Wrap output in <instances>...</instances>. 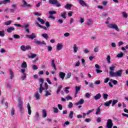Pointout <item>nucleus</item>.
I'll list each match as a JSON object with an SVG mask.
<instances>
[{
    "mask_svg": "<svg viewBox=\"0 0 128 128\" xmlns=\"http://www.w3.org/2000/svg\"><path fill=\"white\" fill-rule=\"evenodd\" d=\"M70 87L65 88L64 92H66V94H68V92H70V90H70Z\"/></svg>",
    "mask_w": 128,
    "mask_h": 128,
    "instance_id": "nucleus-45",
    "label": "nucleus"
},
{
    "mask_svg": "<svg viewBox=\"0 0 128 128\" xmlns=\"http://www.w3.org/2000/svg\"><path fill=\"white\" fill-rule=\"evenodd\" d=\"M34 96L36 98V100H38L40 98V95L38 92H36L34 94Z\"/></svg>",
    "mask_w": 128,
    "mask_h": 128,
    "instance_id": "nucleus-10",
    "label": "nucleus"
},
{
    "mask_svg": "<svg viewBox=\"0 0 128 128\" xmlns=\"http://www.w3.org/2000/svg\"><path fill=\"white\" fill-rule=\"evenodd\" d=\"M42 36H43L44 38H46V40H48V34H42Z\"/></svg>",
    "mask_w": 128,
    "mask_h": 128,
    "instance_id": "nucleus-44",
    "label": "nucleus"
},
{
    "mask_svg": "<svg viewBox=\"0 0 128 128\" xmlns=\"http://www.w3.org/2000/svg\"><path fill=\"white\" fill-rule=\"evenodd\" d=\"M96 114L98 115V114H100V107H98L97 109H96Z\"/></svg>",
    "mask_w": 128,
    "mask_h": 128,
    "instance_id": "nucleus-26",
    "label": "nucleus"
},
{
    "mask_svg": "<svg viewBox=\"0 0 128 128\" xmlns=\"http://www.w3.org/2000/svg\"><path fill=\"white\" fill-rule=\"evenodd\" d=\"M78 2L82 6H88V4H86V3L84 1V0H78Z\"/></svg>",
    "mask_w": 128,
    "mask_h": 128,
    "instance_id": "nucleus-9",
    "label": "nucleus"
},
{
    "mask_svg": "<svg viewBox=\"0 0 128 128\" xmlns=\"http://www.w3.org/2000/svg\"><path fill=\"white\" fill-rule=\"evenodd\" d=\"M20 50H23V52H26V46L24 45H22L20 46Z\"/></svg>",
    "mask_w": 128,
    "mask_h": 128,
    "instance_id": "nucleus-43",
    "label": "nucleus"
},
{
    "mask_svg": "<svg viewBox=\"0 0 128 128\" xmlns=\"http://www.w3.org/2000/svg\"><path fill=\"white\" fill-rule=\"evenodd\" d=\"M22 68H28V64H26V62H24L22 63Z\"/></svg>",
    "mask_w": 128,
    "mask_h": 128,
    "instance_id": "nucleus-24",
    "label": "nucleus"
},
{
    "mask_svg": "<svg viewBox=\"0 0 128 128\" xmlns=\"http://www.w3.org/2000/svg\"><path fill=\"white\" fill-rule=\"evenodd\" d=\"M66 99L68 100H72V98L70 95H68L66 96Z\"/></svg>",
    "mask_w": 128,
    "mask_h": 128,
    "instance_id": "nucleus-55",
    "label": "nucleus"
},
{
    "mask_svg": "<svg viewBox=\"0 0 128 128\" xmlns=\"http://www.w3.org/2000/svg\"><path fill=\"white\" fill-rule=\"evenodd\" d=\"M22 4L21 5V6L22 8H32V5H30V4H28L26 0H22Z\"/></svg>",
    "mask_w": 128,
    "mask_h": 128,
    "instance_id": "nucleus-5",
    "label": "nucleus"
},
{
    "mask_svg": "<svg viewBox=\"0 0 128 128\" xmlns=\"http://www.w3.org/2000/svg\"><path fill=\"white\" fill-rule=\"evenodd\" d=\"M111 46H112V48H116V44L114 42H112L111 44Z\"/></svg>",
    "mask_w": 128,
    "mask_h": 128,
    "instance_id": "nucleus-60",
    "label": "nucleus"
},
{
    "mask_svg": "<svg viewBox=\"0 0 128 128\" xmlns=\"http://www.w3.org/2000/svg\"><path fill=\"white\" fill-rule=\"evenodd\" d=\"M102 96L104 100H108V94H103Z\"/></svg>",
    "mask_w": 128,
    "mask_h": 128,
    "instance_id": "nucleus-31",
    "label": "nucleus"
},
{
    "mask_svg": "<svg viewBox=\"0 0 128 128\" xmlns=\"http://www.w3.org/2000/svg\"><path fill=\"white\" fill-rule=\"evenodd\" d=\"M52 96V93L48 90H45V96Z\"/></svg>",
    "mask_w": 128,
    "mask_h": 128,
    "instance_id": "nucleus-23",
    "label": "nucleus"
},
{
    "mask_svg": "<svg viewBox=\"0 0 128 128\" xmlns=\"http://www.w3.org/2000/svg\"><path fill=\"white\" fill-rule=\"evenodd\" d=\"M4 4H10V0H4Z\"/></svg>",
    "mask_w": 128,
    "mask_h": 128,
    "instance_id": "nucleus-53",
    "label": "nucleus"
},
{
    "mask_svg": "<svg viewBox=\"0 0 128 128\" xmlns=\"http://www.w3.org/2000/svg\"><path fill=\"white\" fill-rule=\"evenodd\" d=\"M84 22V19L82 17H80V24H82Z\"/></svg>",
    "mask_w": 128,
    "mask_h": 128,
    "instance_id": "nucleus-61",
    "label": "nucleus"
},
{
    "mask_svg": "<svg viewBox=\"0 0 128 128\" xmlns=\"http://www.w3.org/2000/svg\"><path fill=\"white\" fill-rule=\"evenodd\" d=\"M73 50H74V52H78V48L76 46V44H74L73 46Z\"/></svg>",
    "mask_w": 128,
    "mask_h": 128,
    "instance_id": "nucleus-22",
    "label": "nucleus"
},
{
    "mask_svg": "<svg viewBox=\"0 0 128 128\" xmlns=\"http://www.w3.org/2000/svg\"><path fill=\"white\" fill-rule=\"evenodd\" d=\"M122 16H124V18H128V14H126V12H122Z\"/></svg>",
    "mask_w": 128,
    "mask_h": 128,
    "instance_id": "nucleus-52",
    "label": "nucleus"
},
{
    "mask_svg": "<svg viewBox=\"0 0 128 128\" xmlns=\"http://www.w3.org/2000/svg\"><path fill=\"white\" fill-rule=\"evenodd\" d=\"M62 48V44H58L57 45V50H60Z\"/></svg>",
    "mask_w": 128,
    "mask_h": 128,
    "instance_id": "nucleus-25",
    "label": "nucleus"
},
{
    "mask_svg": "<svg viewBox=\"0 0 128 128\" xmlns=\"http://www.w3.org/2000/svg\"><path fill=\"white\" fill-rule=\"evenodd\" d=\"M71 76H72V73L70 72L68 73L66 78V80H68V78H70Z\"/></svg>",
    "mask_w": 128,
    "mask_h": 128,
    "instance_id": "nucleus-41",
    "label": "nucleus"
},
{
    "mask_svg": "<svg viewBox=\"0 0 128 128\" xmlns=\"http://www.w3.org/2000/svg\"><path fill=\"white\" fill-rule=\"evenodd\" d=\"M100 84V80H96L94 82V84Z\"/></svg>",
    "mask_w": 128,
    "mask_h": 128,
    "instance_id": "nucleus-64",
    "label": "nucleus"
},
{
    "mask_svg": "<svg viewBox=\"0 0 128 128\" xmlns=\"http://www.w3.org/2000/svg\"><path fill=\"white\" fill-rule=\"evenodd\" d=\"M106 60H107V62H108L109 64H110V55H108V56H107Z\"/></svg>",
    "mask_w": 128,
    "mask_h": 128,
    "instance_id": "nucleus-46",
    "label": "nucleus"
},
{
    "mask_svg": "<svg viewBox=\"0 0 128 128\" xmlns=\"http://www.w3.org/2000/svg\"><path fill=\"white\" fill-rule=\"evenodd\" d=\"M34 42H35V44H40V46H42V44H46V42H44V41H42V42L38 41L36 40H34Z\"/></svg>",
    "mask_w": 128,
    "mask_h": 128,
    "instance_id": "nucleus-11",
    "label": "nucleus"
},
{
    "mask_svg": "<svg viewBox=\"0 0 128 128\" xmlns=\"http://www.w3.org/2000/svg\"><path fill=\"white\" fill-rule=\"evenodd\" d=\"M32 68L34 70H38V66L36 65H32Z\"/></svg>",
    "mask_w": 128,
    "mask_h": 128,
    "instance_id": "nucleus-59",
    "label": "nucleus"
},
{
    "mask_svg": "<svg viewBox=\"0 0 128 128\" xmlns=\"http://www.w3.org/2000/svg\"><path fill=\"white\" fill-rule=\"evenodd\" d=\"M12 24V20H8L4 22L5 26H10Z\"/></svg>",
    "mask_w": 128,
    "mask_h": 128,
    "instance_id": "nucleus-33",
    "label": "nucleus"
},
{
    "mask_svg": "<svg viewBox=\"0 0 128 128\" xmlns=\"http://www.w3.org/2000/svg\"><path fill=\"white\" fill-rule=\"evenodd\" d=\"M66 12H63L62 13H61V16L63 18H66Z\"/></svg>",
    "mask_w": 128,
    "mask_h": 128,
    "instance_id": "nucleus-30",
    "label": "nucleus"
},
{
    "mask_svg": "<svg viewBox=\"0 0 128 128\" xmlns=\"http://www.w3.org/2000/svg\"><path fill=\"white\" fill-rule=\"evenodd\" d=\"M107 26L109 28H113L114 30H116V32H120V29L118 28V25L114 23H111L108 24Z\"/></svg>",
    "mask_w": 128,
    "mask_h": 128,
    "instance_id": "nucleus-2",
    "label": "nucleus"
},
{
    "mask_svg": "<svg viewBox=\"0 0 128 128\" xmlns=\"http://www.w3.org/2000/svg\"><path fill=\"white\" fill-rule=\"evenodd\" d=\"M69 118H74V112L70 111V114H69Z\"/></svg>",
    "mask_w": 128,
    "mask_h": 128,
    "instance_id": "nucleus-34",
    "label": "nucleus"
},
{
    "mask_svg": "<svg viewBox=\"0 0 128 128\" xmlns=\"http://www.w3.org/2000/svg\"><path fill=\"white\" fill-rule=\"evenodd\" d=\"M124 56V53L120 52V54H117V58H122Z\"/></svg>",
    "mask_w": 128,
    "mask_h": 128,
    "instance_id": "nucleus-36",
    "label": "nucleus"
},
{
    "mask_svg": "<svg viewBox=\"0 0 128 128\" xmlns=\"http://www.w3.org/2000/svg\"><path fill=\"white\" fill-rule=\"evenodd\" d=\"M72 4H67L65 6L64 8H66V10H70V8H72Z\"/></svg>",
    "mask_w": 128,
    "mask_h": 128,
    "instance_id": "nucleus-18",
    "label": "nucleus"
},
{
    "mask_svg": "<svg viewBox=\"0 0 128 128\" xmlns=\"http://www.w3.org/2000/svg\"><path fill=\"white\" fill-rule=\"evenodd\" d=\"M75 90H76L75 94H76H76H78V92L80 90V86H76L75 87Z\"/></svg>",
    "mask_w": 128,
    "mask_h": 128,
    "instance_id": "nucleus-17",
    "label": "nucleus"
},
{
    "mask_svg": "<svg viewBox=\"0 0 128 128\" xmlns=\"http://www.w3.org/2000/svg\"><path fill=\"white\" fill-rule=\"evenodd\" d=\"M112 102V100H110L108 102H106L104 103V106H109L110 104Z\"/></svg>",
    "mask_w": 128,
    "mask_h": 128,
    "instance_id": "nucleus-19",
    "label": "nucleus"
},
{
    "mask_svg": "<svg viewBox=\"0 0 128 128\" xmlns=\"http://www.w3.org/2000/svg\"><path fill=\"white\" fill-rule=\"evenodd\" d=\"M49 4H50L55 5L57 8H60L61 6L58 0H49Z\"/></svg>",
    "mask_w": 128,
    "mask_h": 128,
    "instance_id": "nucleus-4",
    "label": "nucleus"
},
{
    "mask_svg": "<svg viewBox=\"0 0 128 128\" xmlns=\"http://www.w3.org/2000/svg\"><path fill=\"white\" fill-rule=\"evenodd\" d=\"M84 104V100L82 98H81L78 102L76 103V106H80Z\"/></svg>",
    "mask_w": 128,
    "mask_h": 128,
    "instance_id": "nucleus-12",
    "label": "nucleus"
},
{
    "mask_svg": "<svg viewBox=\"0 0 128 128\" xmlns=\"http://www.w3.org/2000/svg\"><path fill=\"white\" fill-rule=\"evenodd\" d=\"M39 82H42V84H40V87L39 88V92L40 94H42V91L44 90V88L42 87V84H44V79H42V78H40Z\"/></svg>",
    "mask_w": 128,
    "mask_h": 128,
    "instance_id": "nucleus-3",
    "label": "nucleus"
},
{
    "mask_svg": "<svg viewBox=\"0 0 128 128\" xmlns=\"http://www.w3.org/2000/svg\"><path fill=\"white\" fill-rule=\"evenodd\" d=\"M92 24V22L90 20V19H88V22L86 23V24H88V26H90Z\"/></svg>",
    "mask_w": 128,
    "mask_h": 128,
    "instance_id": "nucleus-49",
    "label": "nucleus"
},
{
    "mask_svg": "<svg viewBox=\"0 0 128 128\" xmlns=\"http://www.w3.org/2000/svg\"><path fill=\"white\" fill-rule=\"evenodd\" d=\"M53 108L54 112L56 114H57V112H58V108L54 107Z\"/></svg>",
    "mask_w": 128,
    "mask_h": 128,
    "instance_id": "nucleus-54",
    "label": "nucleus"
},
{
    "mask_svg": "<svg viewBox=\"0 0 128 128\" xmlns=\"http://www.w3.org/2000/svg\"><path fill=\"white\" fill-rule=\"evenodd\" d=\"M110 82H112L114 84L116 85V84H118V80H114L112 79H110Z\"/></svg>",
    "mask_w": 128,
    "mask_h": 128,
    "instance_id": "nucleus-37",
    "label": "nucleus"
},
{
    "mask_svg": "<svg viewBox=\"0 0 128 128\" xmlns=\"http://www.w3.org/2000/svg\"><path fill=\"white\" fill-rule=\"evenodd\" d=\"M116 68V66L112 65L110 67V71L109 72L110 76L112 78H118V76H122V70H120L116 72H114Z\"/></svg>",
    "mask_w": 128,
    "mask_h": 128,
    "instance_id": "nucleus-1",
    "label": "nucleus"
},
{
    "mask_svg": "<svg viewBox=\"0 0 128 128\" xmlns=\"http://www.w3.org/2000/svg\"><path fill=\"white\" fill-rule=\"evenodd\" d=\"M0 36H4V30L0 31Z\"/></svg>",
    "mask_w": 128,
    "mask_h": 128,
    "instance_id": "nucleus-47",
    "label": "nucleus"
},
{
    "mask_svg": "<svg viewBox=\"0 0 128 128\" xmlns=\"http://www.w3.org/2000/svg\"><path fill=\"white\" fill-rule=\"evenodd\" d=\"M42 112H43V114H42V116H43V117L44 118H46V110H42Z\"/></svg>",
    "mask_w": 128,
    "mask_h": 128,
    "instance_id": "nucleus-42",
    "label": "nucleus"
},
{
    "mask_svg": "<svg viewBox=\"0 0 128 128\" xmlns=\"http://www.w3.org/2000/svg\"><path fill=\"white\" fill-rule=\"evenodd\" d=\"M26 38L34 40V38H36V34L32 32L30 35H26Z\"/></svg>",
    "mask_w": 128,
    "mask_h": 128,
    "instance_id": "nucleus-8",
    "label": "nucleus"
},
{
    "mask_svg": "<svg viewBox=\"0 0 128 128\" xmlns=\"http://www.w3.org/2000/svg\"><path fill=\"white\" fill-rule=\"evenodd\" d=\"M13 37L16 40H18V38H20V35L16 34H14Z\"/></svg>",
    "mask_w": 128,
    "mask_h": 128,
    "instance_id": "nucleus-35",
    "label": "nucleus"
},
{
    "mask_svg": "<svg viewBox=\"0 0 128 128\" xmlns=\"http://www.w3.org/2000/svg\"><path fill=\"white\" fill-rule=\"evenodd\" d=\"M62 85H60L58 86V89L56 91L57 94H58L60 93V90H62Z\"/></svg>",
    "mask_w": 128,
    "mask_h": 128,
    "instance_id": "nucleus-28",
    "label": "nucleus"
},
{
    "mask_svg": "<svg viewBox=\"0 0 128 128\" xmlns=\"http://www.w3.org/2000/svg\"><path fill=\"white\" fill-rule=\"evenodd\" d=\"M59 76L62 80H64V76H66V74L61 72H60Z\"/></svg>",
    "mask_w": 128,
    "mask_h": 128,
    "instance_id": "nucleus-14",
    "label": "nucleus"
},
{
    "mask_svg": "<svg viewBox=\"0 0 128 128\" xmlns=\"http://www.w3.org/2000/svg\"><path fill=\"white\" fill-rule=\"evenodd\" d=\"M14 112H16V110H14V108H12L11 110V116H14Z\"/></svg>",
    "mask_w": 128,
    "mask_h": 128,
    "instance_id": "nucleus-38",
    "label": "nucleus"
},
{
    "mask_svg": "<svg viewBox=\"0 0 128 128\" xmlns=\"http://www.w3.org/2000/svg\"><path fill=\"white\" fill-rule=\"evenodd\" d=\"M37 20H38V22H40L42 24H44L46 22H44V20L40 18H37Z\"/></svg>",
    "mask_w": 128,
    "mask_h": 128,
    "instance_id": "nucleus-20",
    "label": "nucleus"
},
{
    "mask_svg": "<svg viewBox=\"0 0 128 128\" xmlns=\"http://www.w3.org/2000/svg\"><path fill=\"white\" fill-rule=\"evenodd\" d=\"M51 66H52L54 67V66H56V64L54 63V60H52L51 61Z\"/></svg>",
    "mask_w": 128,
    "mask_h": 128,
    "instance_id": "nucleus-48",
    "label": "nucleus"
},
{
    "mask_svg": "<svg viewBox=\"0 0 128 128\" xmlns=\"http://www.w3.org/2000/svg\"><path fill=\"white\" fill-rule=\"evenodd\" d=\"M10 79L14 80V71L12 70H10Z\"/></svg>",
    "mask_w": 128,
    "mask_h": 128,
    "instance_id": "nucleus-16",
    "label": "nucleus"
},
{
    "mask_svg": "<svg viewBox=\"0 0 128 128\" xmlns=\"http://www.w3.org/2000/svg\"><path fill=\"white\" fill-rule=\"evenodd\" d=\"M27 108L28 110V114L30 116V114H32V109L30 108V103L28 104Z\"/></svg>",
    "mask_w": 128,
    "mask_h": 128,
    "instance_id": "nucleus-15",
    "label": "nucleus"
},
{
    "mask_svg": "<svg viewBox=\"0 0 128 128\" xmlns=\"http://www.w3.org/2000/svg\"><path fill=\"white\" fill-rule=\"evenodd\" d=\"M68 124H70V122L66 121V122H65V123L62 125V126H63L64 128V126H68Z\"/></svg>",
    "mask_w": 128,
    "mask_h": 128,
    "instance_id": "nucleus-51",
    "label": "nucleus"
},
{
    "mask_svg": "<svg viewBox=\"0 0 128 128\" xmlns=\"http://www.w3.org/2000/svg\"><path fill=\"white\" fill-rule=\"evenodd\" d=\"M26 74H24L22 76V80H26Z\"/></svg>",
    "mask_w": 128,
    "mask_h": 128,
    "instance_id": "nucleus-63",
    "label": "nucleus"
},
{
    "mask_svg": "<svg viewBox=\"0 0 128 128\" xmlns=\"http://www.w3.org/2000/svg\"><path fill=\"white\" fill-rule=\"evenodd\" d=\"M30 24H24V26H22V28H24V30H26V28H28Z\"/></svg>",
    "mask_w": 128,
    "mask_h": 128,
    "instance_id": "nucleus-40",
    "label": "nucleus"
},
{
    "mask_svg": "<svg viewBox=\"0 0 128 128\" xmlns=\"http://www.w3.org/2000/svg\"><path fill=\"white\" fill-rule=\"evenodd\" d=\"M85 122H92V119L90 118H86L85 119Z\"/></svg>",
    "mask_w": 128,
    "mask_h": 128,
    "instance_id": "nucleus-58",
    "label": "nucleus"
},
{
    "mask_svg": "<svg viewBox=\"0 0 128 128\" xmlns=\"http://www.w3.org/2000/svg\"><path fill=\"white\" fill-rule=\"evenodd\" d=\"M18 108H19L21 114H24V107H22V100H19Z\"/></svg>",
    "mask_w": 128,
    "mask_h": 128,
    "instance_id": "nucleus-6",
    "label": "nucleus"
},
{
    "mask_svg": "<svg viewBox=\"0 0 128 128\" xmlns=\"http://www.w3.org/2000/svg\"><path fill=\"white\" fill-rule=\"evenodd\" d=\"M39 118H40V114H38V112H36L35 116V120L36 121L38 120Z\"/></svg>",
    "mask_w": 128,
    "mask_h": 128,
    "instance_id": "nucleus-29",
    "label": "nucleus"
},
{
    "mask_svg": "<svg viewBox=\"0 0 128 128\" xmlns=\"http://www.w3.org/2000/svg\"><path fill=\"white\" fill-rule=\"evenodd\" d=\"M98 46H96L94 48V52H98Z\"/></svg>",
    "mask_w": 128,
    "mask_h": 128,
    "instance_id": "nucleus-57",
    "label": "nucleus"
},
{
    "mask_svg": "<svg viewBox=\"0 0 128 128\" xmlns=\"http://www.w3.org/2000/svg\"><path fill=\"white\" fill-rule=\"evenodd\" d=\"M114 126L112 124V119H108L107 121L106 128H112Z\"/></svg>",
    "mask_w": 128,
    "mask_h": 128,
    "instance_id": "nucleus-7",
    "label": "nucleus"
},
{
    "mask_svg": "<svg viewBox=\"0 0 128 128\" xmlns=\"http://www.w3.org/2000/svg\"><path fill=\"white\" fill-rule=\"evenodd\" d=\"M14 30V27H10L6 31L8 32H12Z\"/></svg>",
    "mask_w": 128,
    "mask_h": 128,
    "instance_id": "nucleus-21",
    "label": "nucleus"
},
{
    "mask_svg": "<svg viewBox=\"0 0 128 128\" xmlns=\"http://www.w3.org/2000/svg\"><path fill=\"white\" fill-rule=\"evenodd\" d=\"M100 98H102V94H100V93H98L94 96V100H100Z\"/></svg>",
    "mask_w": 128,
    "mask_h": 128,
    "instance_id": "nucleus-13",
    "label": "nucleus"
},
{
    "mask_svg": "<svg viewBox=\"0 0 128 128\" xmlns=\"http://www.w3.org/2000/svg\"><path fill=\"white\" fill-rule=\"evenodd\" d=\"M35 24H36V26H39V28H44V26H41L40 24L38 22H36Z\"/></svg>",
    "mask_w": 128,
    "mask_h": 128,
    "instance_id": "nucleus-56",
    "label": "nucleus"
},
{
    "mask_svg": "<svg viewBox=\"0 0 128 128\" xmlns=\"http://www.w3.org/2000/svg\"><path fill=\"white\" fill-rule=\"evenodd\" d=\"M94 109L89 110L88 111V112L86 113V114L88 115V114H92V112H94Z\"/></svg>",
    "mask_w": 128,
    "mask_h": 128,
    "instance_id": "nucleus-50",
    "label": "nucleus"
},
{
    "mask_svg": "<svg viewBox=\"0 0 128 128\" xmlns=\"http://www.w3.org/2000/svg\"><path fill=\"white\" fill-rule=\"evenodd\" d=\"M28 58H36V54H32L31 56L28 55Z\"/></svg>",
    "mask_w": 128,
    "mask_h": 128,
    "instance_id": "nucleus-32",
    "label": "nucleus"
},
{
    "mask_svg": "<svg viewBox=\"0 0 128 128\" xmlns=\"http://www.w3.org/2000/svg\"><path fill=\"white\" fill-rule=\"evenodd\" d=\"M48 14H50V16H52V14H56V12L54 10L49 11Z\"/></svg>",
    "mask_w": 128,
    "mask_h": 128,
    "instance_id": "nucleus-39",
    "label": "nucleus"
},
{
    "mask_svg": "<svg viewBox=\"0 0 128 128\" xmlns=\"http://www.w3.org/2000/svg\"><path fill=\"white\" fill-rule=\"evenodd\" d=\"M118 100H113L112 101V106H114L116 104H118Z\"/></svg>",
    "mask_w": 128,
    "mask_h": 128,
    "instance_id": "nucleus-27",
    "label": "nucleus"
},
{
    "mask_svg": "<svg viewBox=\"0 0 128 128\" xmlns=\"http://www.w3.org/2000/svg\"><path fill=\"white\" fill-rule=\"evenodd\" d=\"M70 34L68 32H66L65 34H64V36H65L66 38H68V36H70Z\"/></svg>",
    "mask_w": 128,
    "mask_h": 128,
    "instance_id": "nucleus-62",
    "label": "nucleus"
}]
</instances>
